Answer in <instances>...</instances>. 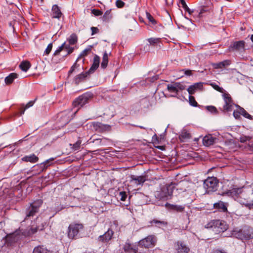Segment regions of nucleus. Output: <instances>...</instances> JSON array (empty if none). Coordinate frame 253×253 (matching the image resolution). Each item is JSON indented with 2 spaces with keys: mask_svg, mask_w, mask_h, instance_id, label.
I'll return each instance as SVG.
<instances>
[{
  "mask_svg": "<svg viewBox=\"0 0 253 253\" xmlns=\"http://www.w3.org/2000/svg\"><path fill=\"white\" fill-rule=\"evenodd\" d=\"M108 63V55L106 51H105L103 57L102 61L101 63V67L103 69H105L107 67Z\"/></svg>",
  "mask_w": 253,
  "mask_h": 253,
  "instance_id": "35",
  "label": "nucleus"
},
{
  "mask_svg": "<svg viewBox=\"0 0 253 253\" xmlns=\"http://www.w3.org/2000/svg\"><path fill=\"white\" fill-rule=\"evenodd\" d=\"M179 4H181V6L186 12H188L189 13H191V10L187 6L186 1L184 0H179Z\"/></svg>",
  "mask_w": 253,
  "mask_h": 253,
  "instance_id": "39",
  "label": "nucleus"
},
{
  "mask_svg": "<svg viewBox=\"0 0 253 253\" xmlns=\"http://www.w3.org/2000/svg\"><path fill=\"white\" fill-rule=\"evenodd\" d=\"M189 102L191 106L197 107L198 103L195 100V97L192 95L189 96Z\"/></svg>",
  "mask_w": 253,
  "mask_h": 253,
  "instance_id": "45",
  "label": "nucleus"
},
{
  "mask_svg": "<svg viewBox=\"0 0 253 253\" xmlns=\"http://www.w3.org/2000/svg\"><path fill=\"white\" fill-rule=\"evenodd\" d=\"M123 249L126 253H143L138 246V242L133 244L127 240L124 245Z\"/></svg>",
  "mask_w": 253,
  "mask_h": 253,
  "instance_id": "9",
  "label": "nucleus"
},
{
  "mask_svg": "<svg viewBox=\"0 0 253 253\" xmlns=\"http://www.w3.org/2000/svg\"><path fill=\"white\" fill-rule=\"evenodd\" d=\"M90 74V73L87 71L84 73L83 72L76 76L74 78L75 84H78L80 83L83 81Z\"/></svg>",
  "mask_w": 253,
  "mask_h": 253,
  "instance_id": "24",
  "label": "nucleus"
},
{
  "mask_svg": "<svg viewBox=\"0 0 253 253\" xmlns=\"http://www.w3.org/2000/svg\"><path fill=\"white\" fill-rule=\"evenodd\" d=\"M148 41L150 44L154 45L155 44L157 43L160 42V39L151 38L148 39Z\"/></svg>",
  "mask_w": 253,
  "mask_h": 253,
  "instance_id": "46",
  "label": "nucleus"
},
{
  "mask_svg": "<svg viewBox=\"0 0 253 253\" xmlns=\"http://www.w3.org/2000/svg\"><path fill=\"white\" fill-rule=\"evenodd\" d=\"M247 191H249L252 199H253V182L249 186L247 187Z\"/></svg>",
  "mask_w": 253,
  "mask_h": 253,
  "instance_id": "52",
  "label": "nucleus"
},
{
  "mask_svg": "<svg viewBox=\"0 0 253 253\" xmlns=\"http://www.w3.org/2000/svg\"><path fill=\"white\" fill-rule=\"evenodd\" d=\"M18 77V75L15 73H11L8 76H7L5 79L4 82L6 84L9 85L11 84L14 80L17 79Z\"/></svg>",
  "mask_w": 253,
  "mask_h": 253,
  "instance_id": "30",
  "label": "nucleus"
},
{
  "mask_svg": "<svg viewBox=\"0 0 253 253\" xmlns=\"http://www.w3.org/2000/svg\"><path fill=\"white\" fill-rule=\"evenodd\" d=\"M79 65H77V62L75 63L74 65L71 67L70 70L68 72L69 75H71L75 71V68L78 67Z\"/></svg>",
  "mask_w": 253,
  "mask_h": 253,
  "instance_id": "56",
  "label": "nucleus"
},
{
  "mask_svg": "<svg viewBox=\"0 0 253 253\" xmlns=\"http://www.w3.org/2000/svg\"><path fill=\"white\" fill-rule=\"evenodd\" d=\"M38 227H31L28 231L29 234H34L38 231Z\"/></svg>",
  "mask_w": 253,
  "mask_h": 253,
  "instance_id": "58",
  "label": "nucleus"
},
{
  "mask_svg": "<svg viewBox=\"0 0 253 253\" xmlns=\"http://www.w3.org/2000/svg\"><path fill=\"white\" fill-rule=\"evenodd\" d=\"M231 64V61L230 60H225L223 61L214 63L211 64L212 67L215 69H219L225 68L229 66Z\"/></svg>",
  "mask_w": 253,
  "mask_h": 253,
  "instance_id": "20",
  "label": "nucleus"
},
{
  "mask_svg": "<svg viewBox=\"0 0 253 253\" xmlns=\"http://www.w3.org/2000/svg\"><path fill=\"white\" fill-rule=\"evenodd\" d=\"M152 141L155 145L160 143L158 137L156 134L153 136Z\"/></svg>",
  "mask_w": 253,
  "mask_h": 253,
  "instance_id": "54",
  "label": "nucleus"
},
{
  "mask_svg": "<svg viewBox=\"0 0 253 253\" xmlns=\"http://www.w3.org/2000/svg\"><path fill=\"white\" fill-rule=\"evenodd\" d=\"M181 71L183 72L184 74L186 76H191L192 75V72L190 70L182 69Z\"/></svg>",
  "mask_w": 253,
  "mask_h": 253,
  "instance_id": "60",
  "label": "nucleus"
},
{
  "mask_svg": "<svg viewBox=\"0 0 253 253\" xmlns=\"http://www.w3.org/2000/svg\"><path fill=\"white\" fill-rule=\"evenodd\" d=\"M50 15L52 19L58 20H60L62 17H64L60 7L57 4L52 5Z\"/></svg>",
  "mask_w": 253,
  "mask_h": 253,
  "instance_id": "13",
  "label": "nucleus"
},
{
  "mask_svg": "<svg viewBox=\"0 0 253 253\" xmlns=\"http://www.w3.org/2000/svg\"><path fill=\"white\" fill-rule=\"evenodd\" d=\"M218 181L214 177H209L204 182V187L207 193L213 192L217 189Z\"/></svg>",
  "mask_w": 253,
  "mask_h": 253,
  "instance_id": "8",
  "label": "nucleus"
},
{
  "mask_svg": "<svg viewBox=\"0 0 253 253\" xmlns=\"http://www.w3.org/2000/svg\"><path fill=\"white\" fill-rule=\"evenodd\" d=\"M91 13L95 16H101L103 14V12L101 10L97 9H91Z\"/></svg>",
  "mask_w": 253,
  "mask_h": 253,
  "instance_id": "47",
  "label": "nucleus"
},
{
  "mask_svg": "<svg viewBox=\"0 0 253 253\" xmlns=\"http://www.w3.org/2000/svg\"><path fill=\"white\" fill-rule=\"evenodd\" d=\"M81 143L82 141L78 140L75 144L72 145L71 148L74 151L78 150L81 147Z\"/></svg>",
  "mask_w": 253,
  "mask_h": 253,
  "instance_id": "44",
  "label": "nucleus"
},
{
  "mask_svg": "<svg viewBox=\"0 0 253 253\" xmlns=\"http://www.w3.org/2000/svg\"><path fill=\"white\" fill-rule=\"evenodd\" d=\"M92 46H89L87 48L84 49L81 53L80 56L84 57L88 55L91 52Z\"/></svg>",
  "mask_w": 253,
  "mask_h": 253,
  "instance_id": "41",
  "label": "nucleus"
},
{
  "mask_svg": "<svg viewBox=\"0 0 253 253\" xmlns=\"http://www.w3.org/2000/svg\"><path fill=\"white\" fill-rule=\"evenodd\" d=\"M22 161L25 162H30L31 163H35L39 160V158L34 154L30 155L25 156L22 158Z\"/></svg>",
  "mask_w": 253,
  "mask_h": 253,
  "instance_id": "25",
  "label": "nucleus"
},
{
  "mask_svg": "<svg viewBox=\"0 0 253 253\" xmlns=\"http://www.w3.org/2000/svg\"><path fill=\"white\" fill-rule=\"evenodd\" d=\"M222 97L224 102L223 106V110L226 112L231 111L234 104L230 95L228 93H224L222 94Z\"/></svg>",
  "mask_w": 253,
  "mask_h": 253,
  "instance_id": "11",
  "label": "nucleus"
},
{
  "mask_svg": "<svg viewBox=\"0 0 253 253\" xmlns=\"http://www.w3.org/2000/svg\"><path fill=\"white\" fill-rule=\"evenodd\" d=\"M60 120L62 122V125H65L70 121L69 117L68 115L64 114V113L61 114Z\"/></svg>",
  "mask_w": 253,
  "mask_h": 253,
  "instance_id": "38",
  "label": "nucleus"
},
{
  "mask_svg": "<svg viewBox=\"0 0 253 253\" xmlns=\"http://www.w3.org/2000/svg\"><path fill=\"white\" fill-rule=\"evenodd\" d=\"M37 97H36L34 100L33 101H30L29 102H28L26 105L25 106V109H27L29 108V107L32 106L35 103V101L37 100Z\"/></svg>",
  "mask_w": 253,
  "mask_h": 253,
  "instance_id": "55",
  "label": "nucleus"
},
{
  "mask_svg": "<svg viewBox=\"0 0 253 253\" xmlns=\"http://www.w3.org/2000/svg\"><path fill=\"white\" fill-rule=\"evenodd\" d=\"M237 201L246 207L253 208V199L249 191H247V187L243 188Z\"/></svg>",
  "mask_w": 253,
  "mask_h": 253,
  "instance_id": "7",
  "label": "nucleus"
},
{
  "mask_svg": "<svg viewBox=\"0 0 253 253\" xmlns=\"http://www.w3.org/2000/svg\"><path fill=\"white\" fill-rule=\"evenodd\" d=\"M119 195L120 196V199L122 201H125L127 197V194L126 192L122 191L119 193Z\"/></svg>",
  "mask_w": 253,
  "mask_h": 253,
  "instance_id": "53",
  "label": "nucleus"
},
{
  "mask_svg": "<svg viewBox=\"0 0 253 253\" xmlns=\"http://www.w3.org/2000/svg\"><path fill=\"white\" fill-rule=\"evenodd\" d=\"M205 227L212 229L218 233L223 232L227 229V226L225 222L219 219L211 220L205 225Z\"/></svg>",
  "mask_w": 253,
  "mask_h": 253,
  "instance_id": "1",
  "label": "nucleus"
},
{
  "mask_svg": "<svg viewBox=\"0 0 253 253\" xmlns=\"http://www.w3.org/2000/svg\"><path fill=\"white\" fill-rule=\"evenodd\" d=\"M233 234L241 240H250L253 238V228L245 226L240 229L234 230Z\"/></svg>",
  "mask_w": 253,
  "mask_h": 253,
  "instance_id": "2",
  "label": "nucleus"
},
{
  "mask_svg": "<svg viewBox=\"0 0 253 253\" xmlns=\"http://www.w3.org/2000/svg\"><path fill=\"white\" fill-rule=\"evenodd\" d=\"M93 94L90 92H85L76 98L73 102L72 105L74 108L78 109L88 103L89 101L93 97Z\"/></svg>",
  "mask_w": 253,
  "mask_h": 253,
  "instance_id": "6",
  "label": "nucleus"
},
{
  "mask_svg": "<svg viewBox=\"0 0 253 253\" xmlns=\"http://www.w3.org/2000/svg\"><path fill=\"white\" fill-rule=\"evenodd\" d=\"M70 45H74L78 42V37L77 35L73 33L70 35L68 39Z\"/></svg>",
  "mask_w": 253,
  "mask_h": 253,
  "instance_id": "37",
  "label": "nucleus"
},
{
  "mask_svg": "<svg viewBox=\"0 0 253 253\" xmlns=\"http://www.w3.org/2000/svg\"><path fill=\"white\" fill-rule=\"evenodd\" d=\"M217 139L213 137L211 134H208L204 137L203 143L205 146H210L213 145L217 141Z\"/></svg>",
  "mask_w": 253,
  "mask_h": 253,
  "instance_id": "16",
  "label": "nucleus"
},
{
  "mask_svg": "<svg viewBox=\"0 0 253 253\" xmlns=\"http://www.w3.org/2000/svg\"><path fill=\"white\" fill-rule=\"evenodd\" d=\"M100 64V57L95 55L93 58V63L90 69L88 71L90 74L93 73L99 67Z\"/></svg>",
  "mask_w": 253,
  "mask_h": 253,
  "instance_id": "21",
  "label": "nucleus"
},
{
  "mask_svg": "<svg viewBox=\"0 0 253 253\" xmlns=\"http://www.w3.org/2000/svg\"><path fill=\"white\" fill-rule=\"evenodd\" d=\"M157 241L156 237L154 235H150L138 241V246L143 253H145L146 249L154 247L156 245Z\"/></svg>",
  "mask_w": 253,
  "mask_h": 253,
  "instance_id": "3",
  "label": "nucleus"
},
{
  "mask_svg": "<svg viewBox=\"0 0 253 253\" xmlns=\"http://www.w3.org/2000/svg\"><path fill=\"white\" fill-rule=\"evenodd\" d=\"M147 180L146 175L135 176L131 175L130 176V181L134 182L136 185H142Z\"/></svg>",
  "mask_w": 253,
  "mask_h": 253,
  "instance_id": "18",
  "label": "nucleus"
},
{
  "mask_svg": "<svg viewBox=\"0 0 253 253\" xmlns=\"http://www.w3.org/2000/svg\"><path fill=\"white\" fill-rule=\"evenodd\" d=\"M228 203H224L221 201H219L213 204V208L218 210L219 211L226 212L228 211Z\"/></svg>",
  "mask_w": 253,
  "mask_h": 253,
  "instance_id": "15",
  "label": "nucleus"
},
{
  "mask_svg": "<svg viewBox=\"0 0 253 253\" xmlns=\"http://www.w3.org/2000/svg\"><path fill=\"white\" fill-rule=\"evenodd\" d=\"M237 109L233 112V116L236 119H240L241 115L251 120H253V116L249 114L243 107L237 105Z\"/></svg>",
  "mask_w": 253,
  "mask_h": 253,
  "instance_id": "10",
  "label": "nucleus"
},
{
  "mask_svg": "<svg viewBox=\"0 0 253 253\" xmlns=\"http://www.w3.org/2000/svg\"><path fill=\"white\" fill-rule=\"evenodd\" d=\"M211 85L217 91L222 92L223 88L222 87H220L219 86L215 84H211Z\"/></svg>",
  "mask_w": 253,
  "mask_h": 253,
  "instance_id": "59",
  "label": "nucleus"
},
{
  "mask_svg": "<svg viewBox=\"0 0 253 253\" xmlns=\"http://www.w3.org/2000/svg\"><path fill=\"white\" fill-rule=\"evenodd\" d=\"M166 207L169 210L177 212H182L184 210V207L181 205H172L167 203L166 204Z\"/></svg>",
  "mask_w": 253,
  "mask_h": 253,
  "instance_id": "26",
  "label": "nucleus"
},
{
  "mask_svg": "<svg viewBox=\"0 0 253 253\" xmlns=\"http://www.w3.org/2000/svg\"><path fill=\"white\" fill-rule=\"evenodd\" d=\"M114 232L112 229L109 228L108 230L102 235H100L97 239L99 242L107 243H108L113 238Z\"/></svg>",
  "mask_w": 253,
  "mask_h": 253,
  "instance_id": "12",
  "label": "nucleus"
},
{
  "mask_svg": "<svg viewBox=\"0 0 253 253\" xmlns=\"http://www.w3.org/2000/svg\"><path fill=\"white\" fill-rule=\"evenodd\" d=\"M191 137L189 132L185 129H183L179 134L178 138L181 142H185Z\"/></svg>",
  "mask_w": 253,
  "mask_h": 253,
  "instance_id": "28",
  "label": "nucleus"
},
{
  "mask_svg": "<svg viewBox=\"0 0 253 253\" xmlns=\"http://www.w3.org/2000/svg\"><path fill=\"white\" fill-rule=\"evenodd\" d=\"M151 226H155L158 227H161V226H166L168 225V223L165 220H159L157 219H153L149 221Z\"/></svg>",
  "mask_w": 253,
  "mask_h": 253,
  "instance_id": "22",
  "label": "nucleus"
},
{
  "mask_svg": "<svg viewBox=\"0 0 253 253\" xmlns=\"http://www.w3.org/2000/svg\"><path fill=\"white\" fill-rule=\"evenodd\" d=\"M112 17L111 9H110L107 10L104 12L103 15L100 17V19L103 22H108L112 18Z\"/></svg>",
  "mask_w": 253,
  "mask_h": 253,
  "instance_id": "32",
  "label": "nucleus"
},
{
  "mask_svg": "<svg viewBox=\"0 0 253 253\" xmlns=\"http://www.w3.org/2000/svg\"><path fill=\"white\" fill-rule=\"evenodd\" d=\"M170 186L164 187L162 188L161 198H168L172 194V190H169Z\"/></svg>",
  "mask_w": 253,
  "mask_h": 253,
  "instance_id": "23",
  "label": "nucleus"
},
{
  "mask_svg": "<svg viewBox=\"0 0 253 253\" xmlns=\"http://www.w3.org/2000/svg\"><path fill=\"white\" fill-rule=\"evenodd\" d=\"M177 92L185 89V86L181 83H174Z\"/></svg>",
  "mask_w": 253,
  "mask_h": 253,
  "instance_id": "43",
  "label": "nucleus"
},
{
  "mask_svg": "<svg viewBox=\"0 0 253 253\" xmlns=\"http://www.w3.org/2000/svg\"><path fill=\"white\" fill-rule=\"evenodd\" d=\"M177 251L178 253H188L189 249L182 242H177Z\"/></svg>",
  "mask_w": 253,
  "mask_h": 253,
  "instance_id": "27",
  "label": "nucleus"
},
{
  "mask_svg": "<svg viewBox=\"0 0 253 253\" xmlns=\"http://www.w3.org/2000/svg\"><path fill=\"white\" fill-rule=\"evenodd\" d=\"M95 141H98L99 143H101V141H102V139H100V138H97V139H94L92 141V142H95Z\"/></svg>",
  "mask_w": 253,
  "mask_h": 253,
  "instance_id": "63",
  "label": "nucleus"
},
{
  "mask_svg": "<svg viewBox=\"0 0 253 253\" xmlns=\"http://www.w3.org/2000/svg\"><path fill=\"white\" fill-rule=\"evenodd\" d=\"M250 4L251 5L253 6V0H250Z\"/></svg>",
  "mask_w": 253,
  "mask_h": 253,
  "instance_id": "64",
  "label": "nucleus"
},
{
  "mask_svg": "<svg viewBox=\"0 0 253 253\" xmlns=\"http://www.w3.org/2000/svg\"><path fill=\"white\" fill-rule=\"evenodd\" d=\"M52 48V43H50L48 44L47 47L44 51V55H48L51 52Z\"/></svg>",
  "mask_w": 253,
  "mask_h": 253,
  "instance_id": "48",
  "label": "nucleus"
},
{
  "mask_svg": "<svg viewBox=\"0 0 253 253\" xmlns=\"http://www.w3.org/2000/svg\"><path fill=\"white\" fill-rule=\"evenodd\" d=\"M42 204L43 201L42 199H37L31 203L25 211L26 216L25 220L35 216L39 212V209Z\"/></svg>",
  "mask_w": 253,
  "mask_h": 253,
  "instance_id": "5",
  "label": "nucleus"
},
{
  "mask_svg": "<svg viewBox=\"0 0 253 253\" xmlns=\"http://www.w3.org/2000/svg\"><path fill=\"white\" fill-rule=\"evenodd\" d=\"M54 160V158H51L41 163L40 164V167L42 169V170L43 171L44 169H46L49 166H51L52 164V161Z\"/></svg>",
  "mask_w": 253,
  "mask_h": 253,
  "instance_id": "34",
  "label": "nucleus"
},
{
  "mask_svg": "<svg viewBox=\"0 0 253 253\" xmlns=\"http://www.w3.org/2000/svg\"><path fill=\"white\" fill-rule=\"evenodd\" d=\"M146 17L148 19L149 21L153 25H156L157 24V21L154 19L153 16L149 12H146Z\"/></svg>",
  "mask_w": 253,
  "mask_h": 253,
  "instance_id": "42",
  "label": "nucleus"
},
{
  "mask_svg": "<svg viewBox=\"0 0 253 253\" xmlns=\"http://www.w3.org/2000/svg\"><path fill=\"white\" fill-rule=\"evenodd\" d=\"M167 89L169 92L175 93H177L174 83L168 84Z\"/></svg>",
  "mask_w": 253,
  "mask_h": 253,
  "instance_id": "40",
  "label": "nucleus"
},
{
  "mask_svg": "<svg viewBox=\"0 0 253 253\" xmlns=\"http://www.w3.org/2000/svg\"><path fill=\"white\" fill-rule=\"evenodd\" d=\"M203 88V85L202 83H197L190 85L187 89V91L190 94H193L197 89L202 90Z\"/></svg>",
  "mask_w": 253,
  "mask_h": 253,
  "instance_id": "19",
  "label": "nucleus"
},
{
  "mask_svg": "<svg viewBox=\"0 0 253 253\" xmlns=\"http://www.w3.org/2000/svg\"><path fill=\"white\" fill-rule=\"evenodd\" d=\"M31 67L30 62L28 61H23L19 65L20 68L23 71L26 72Z\"/></svg>",
  "mask_w": 253,
  "mask_h": 253,
  "instance_id": "36",
  "label": "nucleus"
},
{
  "mask_svg": "<svg viewBox=\"0 0 253 253\" xmlns=\"http://www.w3.org/2000/svg\"><path fill=\"white\" fill-rule=\"evenodd\" d=\"M64 49H66L68 51V54L71 53L73 51V48L71 47L69 45H66L65 44Z\"/></svg>",
  "mask_w": 253,
  "mask_h": 253,
  "instance_id": "57",
  "label": "nucleus"
},
{
  "mask_svg": "<svg viewBox=\"0 0 253 253\" xmlns=\"http://www.w3.org/2000/svg\"><path fill=\"white\" fill-rule=\"evenodd\" d=\"M245 42L244 41H239L233 42L229 46L230 51H240L245 50Z\"/></svg>",
  "mask_w": 253,
  "mask_h": 253,
  "instance_id": "14",
  "label": "nucleus"
},
{
  "mask_svg": "<svg viewBox=\"0 0 253 253\" xmlns=\"http://www.w3.org/2000/svg\"><path fill=\"white\" fill-rule=\"evenodd\" d=\"M32 253H50V251L44 246L39 245L34 248Z\"/></svg>",
  "mask_w": 253,
  "mask_h": 253,
  "instance_id": "31",
  "label": "nucleus"
},
{
  "mask_svg": "<svg viewBox=\"0 0 253 253\" xmlns=\"http://www.w3.org/2000/svg\"><path fill=\"white\" fill-rule=\"evenodd\" d=\"M115 4L116 6L119 8H123L125 5V3L122 0H117Z\"/></svg>",
  "mask_w": 253,
  "mask_h": 253,
  "instance_id": "51",
  "label": "nucleus"
},
{
  "mask_svg": "<svg viewBox=\"0 0 253 253\" xmlns=\"http://www.w3.org/2000/svg\"><path fill=\"white\" fill-rule=\"evenodd\" d=\"M64 46L65 43H63L60 46H59L58 48L54 51L53 55L54 56L59 55L60 52L64 49Z\"/></svg>",
  "mask_w": 253,
  "mask_h": 253,
  "instance_id": "50",
  "label": "nucleus"
},
{
  "mask_svg": "<svg viewBox=\"0 0 253 253\" xmlns=\"http://www.w3.org/2000/svg\"><path fill=\"white\" fill-rule=\"evenodd\" d=\"M84 225L81 223L73 222L71 223L68 229V236L70 239H77L79 234L83 231Z\"/></svg>",
  "mask_w": 253,
  "mask_h": 253,
  "instance_id": "4",
  "label": "nucleus"
},
{
  "mask_svg": "<svg viewBox=\"0 0 253 253\" xmlns=\"http://www.w3.org/2000/svg\"><path fill=\"white\" fill-rule=\"evenodd\" d=\"M244 188V187L232 188L229 190L227 193L229 196H230L234 198L235 200L237 201Z\"/></svg>",
  "mask_w": 253,
  "mask_h": 253,
  "instance_id": "17",
  "label": "nucleus"
},
{
  "mask_svg": "<svg viewBox=\"0 0 253 253\" xmlns=\"http://www.w3.org/2000/svg\"><path fill=\"white\" fill-rule=\"evenodd\" d=\"M207 109L211 113L216 114L218 113L217 109L213 106H208L207 107Z\"/></svg>",
  "mask_w": 253,
  "mask_h": 253,
  "instance_id": "49",
  "label": "nucleus"
},
{
  "mask_svg": "<svg viewBox=\"0 0 253 253\" xmlns=\"http://www.w3.org/2000/svg\"><path fill=\"white\" fill-rule=\"evenodd\" d=\"M95 130L98 132H103L109 129L110 126L100 123H97L93 125Z\"/></svg>",
  "mask_w": 253,
  "mask_h": 253,
  "instance_id": "29",
  "label": "nucleus"
},
{
  "mask_svg": "<svg viewBox=\"0 0 253 253\" xmlns=\"http://www.w3.org/2000/svg\"><path fill=\"white\" fill-rule=\"evenodd\" d=\"M91 35H93L97 33L99 31L97 27H91Z\"/></svg>",
  "mask_w": 253,
  "mask_h": 253,
  "instance_id": "61",
  "label": "nucleus"
},
{
  "mask_svg": "<svg viewBox=\"0 0 253 253\" xmlns=\"http://www.w3.org/2000/svg\"><path fill=\"white\" fill-rule=\"evenodd\" d=\"M212 8V4L211 3H210V4L208 5H203L201 7L200 9V11L199 12V15L200 17H202L203 16V14L205 12H210Z\"/></svg>",
  "mask_w": 253,
  "mask_h": 253,
  "instance_id": "33",
  "label": "nucleus"
},
{
  "mask_svg": "<svg viewBox=\"0 0 253 253\" xmlns=\"http://www.w3.org/2000/svg\"><path fill=\"white\" fill-rule=\"evenodd\" d=\"M26 109H25V108H21L20 109V115L21 116L23 114H24V112H25V111Z\"/></svg>",
  "mask_w": 253,
  "mask_h": 253,
  "instance_id": "62",
  "label": "nucleus"
}]
</instances>
